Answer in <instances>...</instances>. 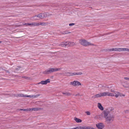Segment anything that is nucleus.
Here are the masks:
<instances>
[{"label": "nucleus", "instance_id": "nucleus-3", "mask_svg": "<svg viewBox=\"0 0 129 129\" xmlns=\"http://www.w3.org/2000/svg\"><path fill=\"white\" fill-rule=\"evenodd\" d=\"M114 119V116L112 115H109L105 118L106 122L107 124H110L113 121Z\"/></svg>", "mask_w": 129, "mask_h": 129}, {"label": "nucleus", "instance_id": "nucleus-17", "mask_svg": "<svg viewBox=\"0 0 129 129\" xmlns=\"http://www.w3.org/2000/svg\"><path fill=\"white\" fill-rule=\"evenodd\" d=\"M60 46L62 47H65L67 46V42H62L60 44Z\"/></svg>", "mask_w": 129, "mask_h": 129}, {"label": "nucleus", "instance_id": "nucleus-34", "mask_svg": "<svg viewBox=\"0 0 129 129\" xmlns=\"http://www.w3.org/2000/svg\"><path fill=\"white\" fill-rule=\"evenodd\" d=\"M124 78L126 80H129V78L125 77Z\"/></svg>", "mask_w": 129, "mask_h": 129}, {"label": "nucleus", "instance_id": "nucleus-23", "mask_svg": "<svg viewBox=\"0 0 129 129\" xmlns=\"http://www.w3.org/2000/svg\"><path fill=\"white\" fill-rule=\"evenodd\" d=\"M62 93L64 95H68L69 96L71 95L72 94L70 93L69 92H63Z\"/></svg>", "mask_w": 129, "mask_h": 129}, {"label": "nucleus", "instance_id": "nucleus-37", "mask_svg": "<svg viewBox=\"0 0 129 129\" xmlns=\"http://www.w3.org/2000/svg\"><path fill=\"white\" fill-rule=\"evenodd\" d=\"M111 91L112 92H114H114L115 91H114V90H113V89H111Z\"/></svg>", "mask_w": 129, "mask_h": 129}, {"label": "nucleus", "instance_id": "nucleus-14", "mask_svg": "<svg viewBox=\"0 0 129 129\" xmlns=\"http://www.w3.org/2000/svg\"><path fill=\"white\" fill-rule=\"evenodd\" d=\"M99 86V87L103 90H106V88H109V87L106 85H100Z\"/></svg>", "mask_w": 129, "mask_h": 129}, {"label": "nucleus", "instance_id": "nucleus-2", "mask_svg": "<svg viewBox=\"0 0 129 129\" xmlns=\"http://www.w3.org/2000/svg\"><path fill=\"white\" fill-rule=\"evenodd\" d=\"M61 69V68H50L44 72L43 73L45 74H48L55 72L60 70Z\"/></svg>", "mask_w": 129, "mask_h": 129}, {"label": "nucleus", "instance_id": "nucleus-39", "mask_svg": "<svg viewBox=\"0 0 129 129\" xmlns=\"http://www.w3.org/2000/svg\"><path fill=\"white\" fill-rule=\"evenodd\" d=\"M2 43V41H0V43Z\"/></svg>", "mask_w": 129, "mask_h": 129}, {"label": "nucleus", "instance_id": "nucleus-19", "mask_svg": "<svg viewBox=\"0 0 129 129\" xmlns=\"http://www.w3.org/2000/svg\"><path fill=\"white\" fill-rule=\"evenodd\" d=\"M114 93L115 94V96L116 98H118L119 96H120V93L119 92L115 91Z\"/></svg>", "mask_w": 129, "mask_h": 129}, {"label": "nucleus", "instance_id": "nucleus-10", "mask_svg": "<svg viewBox=\"0 0 129 129\" xmlns=\"http://www.w3.org/2000/svg\"><path fill=\"white\" fill-rule=\"evenodd\" d=\"M38 24H37V22H33L31 23H25L24 25H29L31 26H37Z\"/></svg>", "mask_w": 129, "mask_h": 129}, {"label": "nucleus", "instance_id": "nucleus-6", "mask_svg": "<svg viewBox=\"0 0 129 129\" xmlns=\"http://www.w3.org/2000/svg\"><path fill=\"white\" fill-rule=\"evenodd\" d=\"M51 15V14L48 13H45L39 14L38 15V17L40 19H42L44 17H48Z\"/></svg>", "mask_w": 129, "mask_h": 129}, {"label": "nucleus", "instance_id": "nucleus-29", "mask_svg": "<svg viewBox=\"0 0 129 129\" xmlns=\"http://www.w3.org/2000/svg\"><path fill=\"white\" fill-rule=\"evenodd\" d=\"M25 97H28L30 98H31V95H27L25 94Z\"/></svg>", "mask_w": 129, "mask_h": 129}, {"label": "nucleus", "instance_id": "nucleus-18", "mask_svg": "<svg viewBox=\"0 0 129 129\" xmlns=\"http://www.w3.org/2000/svg\"><path fill=\"white\" fill-rule=\"evenodd\" d=\"M67 46H72L74 45L75 44L73 42H67Z\"/></svg>", "mask_w": 129, "mask_h": 129}, {"label": "nucleus", "instance_id": "nucleus-9", "mask_svg": "<svg viewBox=\"0 0 129 129\" xmlns=\"http://www.w3.org/2000/svg\"><path fill=\"white\" fill-rule=\"evenodd\" d=\"M96 126L99 129H103V128L104 127V126L103 123H101L96 124Z\"/></svg>", "mask_w": 129, "mask_h": 129}, {"label": "nucleus", "instance_id": "nucleus-5", "mask_svg": "<svg viewBox=\"0 0 129 129\" xmlns=\"http://www.w3.org/2000/svg\"><path fill=\"white\" fill-rule=\"evenodd\" d=\"M109 51H129V49L125 48H112L109 49Z\"/></svg>", "mask_w": 129, "mask_h": 129}, {"label": "nucleus", "instance_id": "nucleus-30", "mask_svg": "<svg viewBox=\"0 0 129 129\" xmlns=\"http://www.w3.org/2000/svg\"><path fill=\"white\" fill-rule=\"evenodd\" d=\"M70 33V32H68V31H64L63 34H68L69 33Z\"/></svg>", "mask_w": 129, "mask_h": 129}, {"label": "nucleus", "instance_id": "nucleus-22", "mask_svg": "<svg viewBox=\"0 0 129 129\" xmlns=\"http://www.w3.org/2000/svg\"><path fill=\"white\" fill-rule=\"evenodd\" d=\"M16 96H19L21 97H25V95L22 94H16Z\"/></svg>", "mask_w": 129, "mask_h": 129}, {"label": "nucleus", "instance_id": "nucleus-31", "mask_svg": "<svg viewBox=\"0 0 129 129\" xmlns=\"http://www.w3.org/2000/svg\"><path fill=\"white\" fill-rule=\"evenodd\" d=\"M85 113L87 115H90V113L89 111H86Z\"/></svg>", "mask_w": 129, "mask_h": 129}, {"label": "nucleus", "instance_id": "nucleus-24", "mask_svg": "<svg viewBox=\"0 0 129 129\" xmlns=\"http://www.w3.org/2000/svg\"><path fill=\"white\" fill-rule=\"evenodd\" d=\"M73 74H74V75H80L82 74V73L81 72L73 73Z\"/></svg>", "mask_w": 129, "mask_h": 129}, {"label": "nucleus", "instance_id": "nucleus-13", "mask_svg": "<svg viewBox=\"0 0 129 129\" xmlns=\"http://www.w3.org/2000/svg\"><path fill=\"white\" fill-rule=\"evenodd\" d=\"M41 109V108H30V111H37Z\"/></svg>", "mask_w": 129, "mask_h": 129}, {"label": "nucleus", "instance_id": "nucleus-21", "mask_svg": "<svg viewBox=\"0 0 129 129\" xmlns=\"http://www.w3.org/2000/svg\"><path fill=\"white\" fill-rule=\"evenodd\" d=\"M40 95L39 94H36V95H31V98H37L38 96H39Z\"/></svg>", "mask_w": 129, "mask_h": 129}, {"label": "nucleus", "instance_id": "nucleus-26", "mask_svg": "<svg viewBox=\"0 0 129 129\" xmlns=\"http://www.w3.org/2000/svg\"><path fill=\"white\" fill-rule=\"evenodd\" d=\"M78 129H85V126H78Z\"/></svg>", "mask_w": 129, "mask_h": 129}, {"label": "nucleus", "instance_id": "nucleus-8", "mask_svg": "<svg viewBox=\"0 0 129 129\" xmlns=\"http://www.w3.org/2000/svg\"><path fill=\"white\" fill-rule=\"evenodd\" d=\"M50 82V79H48L45 81H41L38 84H41L43 85H46V84Z\"/></svg>", "mask_w": 129, "mask_h": 129}, {"label": "nucleus", "instance_id": "nucleus-32", "mask_svg": "<svg viewBox=\"0 0 129 129\" xmlns=\"http://www.w3.org/2000/svg\"><path fill=\"white\" fill-rule=\"evenodd\" d=\"M75 25V23H70L69 24V25L70 26H72L73 25Z\"/></svg>", "mask_w": 129, "mask_h": 129}, {"label": "nucleus", "instance_id": "nucleus-4", "mask_svg": "<svg viewBox=\"0 0 129 129\" xmlns=\"http://www.w3.org/2000/svg\"><path fill=\"white\" fill-rule=\"evenodd\" d=\"M79 43L81 45L84 46L94 45L93 44L88 42L86 40H79Z\"/></svg>", "mask_w": 129, "mask_h": 129}, {"label": "nucleus", "instance_id": "nucleus-25", "mask_svg": "<svg viewBox=\"0 0 129 129\" xmlns=\"http://www.w3.org/2000/svg\"><path fill=\"white\" fill-rule=\"evenodd\" d=\"M85 129H94V128L90 126H85Z\"/></svg>", "mask_w": 129, "mask_h": 129}, {"label": "nucleus", "instance_id": "nucleus-7", "mask_svg": "<svg viewBox=\"0 0 129 129\" xmlns=\"http://www.w3.org/2000/svg\"><path fill=\"white\" fill-rule=\"evenodd\" d=\"M70 85L74 86H79L81 85V83L77 81H74L70 83Z\"/></svg>", "mask_w": 129, "mask_h": 129}, {"label": "nucleus", "instance_id": "nucleus-20", "mask_svg": "<svg viewBox=\"0 0 129 129\" xmlns=\"http://www.w3.org/2000/svg\"><path fill=\"white\" fill-rule=\"evenodd\" d=\"M74 120L76 121L77 122H82V120L80 119L79 118H74Z\"/></svg>", "mask_w": 129, "mask_h": 129}, {"label": "nucleus", "instance_id": "nucleus-1", "mask_svg": "<svg viewBox=\"0 0 129 129\" xmlns=\"http://www.w3.org/2000/svg\"><path fill=\"white\" fill-rule=\"evenodd\" d=\"M114 94L113 93L106 92L97 94L93 96L92 97L94 98H96L107 96H114Z\"/></svg>", "mask_w": 129, "mask_h": 129}, {"label": "nucleus", "instance_id": "nucleus-38", "mask_svg": "<svg viewBox=\"0 0 129 129\" xmlns=\"http://www.w3.org/2000/svg\"><path fill=\"white\" fill-rule=\"evenodd\" d=\"M79 95V94H77L75 96H77V95Z\"/></svg>", "mask_w": 129, "mask_h": 129}, {"label": "nucleus", "instance_id": "nucleus-27", "mask_svg": "<svg viewBox=\"0 0 129 129\" xmlns=\"http://www.w3.org/2000/svg\"><path fill=\"white\" fill-rule=\"evenodd\" d=\"M29 109H30V108L27 109H20V110L23 111H30V110H29Z\"/></svg>", "mask_w": 129, "mask_h": 129}, {"label": "nucleus", "instance_id": "nucleus-36", "mask_svg": "<svg viewBox=\"0 0 129 129\" xmlns=\"http://www.w3.org/2000/svg\"><path fill=\"white\" fill-rule=\"evenodd\" d=\"M78 128V126H77L73 128H71V129H78V128Z\"/></svg>", "mask_w": 129, "mask_h": 129}, {"label": "nucleus", "instance_id": "nucleus-12", "mask_svg": "<svg viewBox=\"0 0 129 129\" xmlns=\"http://www.w3.org/2000/svg\"><path fill=\"white\" fill-rule=\"evenodd\" d=\"M74 75V74H73V73H72L70 72H67L65 73L63 75H64L69 76H71L73 75Z\"/></svg>", "mask_w": 129, "mask_h": 129}, {"label": "nucleus", "instance_id": "nucleus-16", "mask_svg": "<svg viewBox=\"0 0 129 129\" xmlns=\"http://www.w3.org/2000/svg\"><path fill=\"white\" fill-rule=\"evenodd\" d=\"M37 24H38V25L37 26H39L40 25L42 26H45L47 24V23H46L42 22H40L39 23H37Z\"/></svg>", "mask_w": 129, "mask_h": 129}, {"label": "nucleus", "instance_id": "nucleus-33", "mask_svg": "<svg viewBox=\"0 0 129 129\" xmlns=\"http://www.w3.org/2000/svg\"><path fill=\"white\" fill-rule=\"evenodd\" d=\"M20 67H17L16 68V70H18L20 69Z\"/></svg>", "mask_w": 129, "mask_h": 129}, {"label": "nucleus", "instance_id": "nucleus-35", "mask_svg": "<svg viewBox=\"0 0 129 129\" xmlns=\"http://www.w3.org/2000/svg\"><path fill=\"white\" fill-rule=\"evenodd\" d=\"M125 96V95L124 94H123L122 93H120V96Z\"/></svg>", "mask_w": 129, "mask_h": 129}, {"label": "nucleus", "instance_id": "nucleus-15", "mask_svg": "<svg viewBox=\"0 0 129 129\" xmlns=\"http://www.w3.org/2000/svg\"><path fill=\"white\" fill-rule=\"evenodd\" d=\"M98 106L99 109H100L101 110H104V108L100 103H98Z\"/></svg>", "mask_w": 129, "mask_h": 129}, {"label": "nucleus", "instance_id": "nucleus-11", "mask_svg": "<svg viewBox=\"0 0 129 129\" xmlns=\"http://www.w3.org/2000/svg\"><path fill=\"white\" fill-rule=\"evenodd\" d=\"M103 113L104 115V117L105 118H106V117H107L108 116L110 115L109 114V112L107 111H104Z\"/></svg>", "mask_w": 129, "mask_h": 129}, {"label": "nucleus", "instance_id": "nucleus-28", "mask_svg": "<svg viewBox=\"0 0 129 129\" xmlns=\"http://www.w3.org/2000/svg\"><path fill=\"white\" fill-rule=\"evenodd\" d=\"M33 18L35 20H37L38 19L37 18L38 17V15L37 16H35L33 17Z\"/></svg>", "mask_w": 129, "mask_h": 129}]
</instances>
